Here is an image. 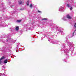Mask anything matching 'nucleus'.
<instances>
[{"label": "nucleus", "instance_id": "nucleus-31", "mask_svg": "<svg viewBox=\"0 0 76 76\" xmlns=\"http://www.w3.org/2000/svg\"><path fill=\"white\" fill-rule=\"evenodd\" d=\"M16 12V11H15V12Z\"/></svg>", "mask_w": 76, "mask_h": 76}, {"label": "nucleus", "instance_id": "nucleus-38", "mask_svg": "<svg viewBox=\"0 0 76 76\" xmlns=\"http://www.w3.org/2000/svg\"><path fill=\"white\" fill-rule=\"evenodd\" d=\"M64 60H65L64 59Z\"/></svg>", "mask_w": 76, "mask_h": 76}, {"label": "nucleus", "instance_id": "nucleus-24", "mask_svg": "<svg viewBox=\"0 0 76 76\" xmlns=\"http://www.w3.org/2000/svg\"><path fill=\"white\" fill-rule=\"evenodd\" d=\"M9 49H7V51H9Z\"/></svg>", "mask_w": 76, "mask_h": 76}, {"label": "nucleus", "instance_id": "nucleus-32", "mask_svg": "<svg viewBox=\"0 0 76 76\" xmlns=\"http://www.w3.org/2000/svg\"><path fill=\"white\" fill-rule=\"evenodd\" d=\"M0 41H1V39H0Z\"/></svg>", "mask_w": 76, "mask_h": 76}, {"label": "nucleus", "instance_id": "nucleus-29", "mask_svg": "<svg viewBox=\"0 0 76 76\" xmlns=\"http://www.w3.org/2000/svg\"><path fill=\"white\" fill-rule=\"evenodd\" d=\"M1 74L0 73V76H1Z\"/></svg>", "mask_w": 76, "mask_h": 76}, {"label": "nucleus", "instance_id": "nucleus-20", "mask_svg": "<svg viewBox=\"0 0 76 76\" xmlns=\"http://www.w3.org/2000/svg\"><path fill=\"white\" fill-rule=\"evenodd\" d=\"M26 4L27 6H28L29 5V1H28L27 2Z\"/></svg>", "mask_w": 76, "mask_h": 76}, {"label": "nucleus", "instance_id": "nucleus-25", "mask_svg": "<svg viewBox=\"0 0 76 76\" xmlns=\"http://www.w3.org/2000/svg\"><path fill=\"white\" fill-rule=\"evenodd\" d=\"M13 5H11L10 6V7H13Z\"/></svg>", "mask_w": 76, "mask_h": 76}, {"label": "nucleus", "instance_id": "nucleus-8", "mask_svg": "<svg viewBox=\"0 0 76 76\" xmlns=\"http://www.w3.org/2000/svg\"><path fill=\"white\" fill-rule=\"evenodd\" d=\"M59 10L60 11H61V12H64V9H63V7H61L59 8Z\"/></svg>", "mask_w": 76, "mask_h": 76}, {"label": "nucleus", "instance_id": "nucleus-26", "mask_svg": "<svg viewBox=\"0 0 76 76\" xmlns=\"http://www.w3.org/2000/svg\"><path fill=\"white\" fill-rule=\"evenodd\" d=\"M41 39H42V40L43 39V37H42V38H41Z\"/></svg>", "mask_w": 76, "mask_h": 76}, {"label": "nucleus", "instance_id": "nucleus-15", "mask_svg": "<svg viewBox=\"0 0 76 76\" xmlns=\"http://www.w3.org/2000/svg\"><path fill=\"white\" fill-rule=\"evenodd\" d=\"M15 29L16 31H18L19 30V27H16Z\"/></svg>", "mask_w": 76, "mask_h": 76}, {"label": "nucleus", "instance_id": "nucleus-35", "mask_svg": "<svg viewBox=\"0 0 76 76\" xmlns=\"http://www.w3.org/2000/svg\"><path fill=\"white\" fill-rule=\"evenodd\" d=\"M3 41V42H4V41Z\"/></svg>", "mask_w": 76, "mask_h": 76}, {"label": "nucleus", "instance_id": "nucleus-22", "mask_svg": "<svg viewBox=\"0 0 76 76\" xmlns=\"http://www.w3.org/2000/svg\"><path fill=\"white\" fill-rule=\"evenodd\" d=\"M38 12H39V13H42V12H41V11H40L39 10L38 11Z\"/></svg>", "mask_w": 76, "mask_h": 76}, {"label": "nucleus", "instance_id": "nucleus-1", "mask_svg": "<svg viewBox=\"0 0 76 76\" xmlns=\"http://www.w3.org/2000/svg\"><path fill=\"white\" fill-rule=\"evenodd\" d=\"M50 26H53V28L52 27L51 29V31H54H54H57V32L58 33H59V34H63V31H61V29H59V28L57 27L56 25L54 24H50Z\"/></svg>", "mask_w": 76, "mask_h": 76}, {"label": "nucleus", "instance_id": "nucleus-11", "mask_svg": "<svg viewBox=\"0 0 76 76\" xmlns=\"http://www.w3.org/2000/svg\"><path fill=\"white\" fill-rule=\"evenodd\" d=\"M62 19L64 21H66V20H67L66 19V18L65 17H64L62 18Z\"/></svg>", "mask_w": 76, "mask_h": 76}, {"label": "nucleus", "instance_id": "nucleus-6", "mask_svg": "<svg viewBox=\"0 0 76 76\" xmlns=\"http://www.w3.org/2000/svg\"><path fill=\"white\" fill-rule=\"evenodd\" d=\"M4 58H5V57L4 56H3L1 58H0V64L1 63V60H3V59H4Z\"/></svg>", "mask_w": 76, "mask_h": 76}, {"label": "nucleus", "instance_id": "nucleus-12", "mask_svg": "<svg viewBox=\"0 0 76 76\" xmlns=\"http://www.w3.org/2000/svg\"><path fill=\"white\" fill-rule=\"evenodd\" d=\"M18 2L19 4H22V2L21 0L19 1Z\"/></svg>", "mask_w": 76, "mask_h": 76}, {"label": "nucleus", "instance_id": "nucleus-16", "mask_svg": "<svg viewBox=\"0 0 76 76\" xmlns=\"http://www.w3.org/2000/svg\"><path fill=\"white\" fill-rule=\"evenodd\" d=\"M1 51H4V48H1Z\"/></svg>", "mask_w": 76, "mask_h": 76}, {"label": "nucleus", "instance_id": "nucleus-21", "mask_svg": "<svg viewBox=\"0 0 76 76\" xmlns=\"http://www.w3.org/2000/svg\"><path fill=\"white\" fill-rule=\"evenodd\" d=\"M69 8H70V10H72V9H73V7L72 6L70 7Z\"/></svg>", "mask_w": 76, "mask_h": 76}, {"label": "nucleus", "instance_id": "nucleus-28", "mask_svg": "<svg viewBox=\"0 0 76 76\" xmlns=\"http://www.w3.org/2000/svg\"><path fill=\"white\" fill-rule=\"evenodd\" d=\"M7 41H8V40H7V41H6V42H7Z\"/></svg>", "mask_w": 76, "mask_h": 76}, {"label": "nucleus", "instance_id": "nucleus-18", "mask_svg": "<svg viewBox=\"0 0 76 76\" xmlns=\"http://www.w3.org/2000/svg\"><path fill=\"white\" fill-rule=\"evenodd\" d=\"M30 7L31 8H32V4H31L30 6Z\"/></svg>", "mask_w": 76, "mask_h": 76}, {"label": "nucleus", "instance_id": "nucleus-19", "mask_svg": "<svg viewBox=\"0 0 76 76\" xmlns=\"http://www.w3.org/2000/svg\"><path fill=\"white\" fill-rule=\"evenodd\" d=\"M21 20H17V22L19 23V22H21Z\"/></svg>", "mask_w": 76, "mask_h": 76}, {"label": "nucleus", "instance_id": "nucleus-23", "mask_svg": "<svg viewBox=\"0 0 76 76\" xmlns=\"http://www.w3.org/2000/svg\"><path fill=\"white\" fill-rule=\"evenodd\" d=\"M74 26L75 27V28H76V23H75L74 25Z\"/></svg>", "mask_w": 76, "mask_h": 76}, {"label": "nucleus", "instance_id": "nucleus-37", "mask_svg": "<svg viewBox=\"0 0 76 76\" xmlns=\"http://www.w3.org/2000/svg\"><path fill=\"white\" fill-rule=\"evenodd\" d=\"M56 37H57V36H56Z\"/></svg>", "mask_w": 76, "mask_h": 76}, {"label": "nucleus", "instance_id": "nucleus-3", "mask_svg": "<svg viewBox=\"0 0 76 76\" xmlns=\"http://www.w3.org/2000/svg\"><path fill=\"white\" fill-rule=\"evenodd\" d=\"M65 42H67L68 43V45L69 47H70V48H69V50H70L71 51V53L72 54L73 53V46H72V45L73 44V42H69V41H68V40L67 39L65 41Z\"/></svg>", "mask_w": 76, "mask_h": 76}, {"label": "nucleus", "instance_id": "nucleus-14", "mask_svg": "<svg viewBox=\"0 0 76 76\" xmlns=\"http://www.w3.org/2000/svg\"><path fill=\"white\" fill-rule=\"evenodd\" d=\"M4 19H5V20H6V19H7V16H4Z\"/></svg>", "mask_w": 76, "mask_h": 76}, {"label": "nucleus", "instance_id": "nucleus-7", "mask_svg": "<svg viewBox=\"0 0 76 76\" xmlns=\"http://www.w3.org/2000/svg\"><path fill=\"white\" fill-rule=\"evenodd\" d=\"M76 31V30H75L72 33H71V34L70 35V37H73L74 36V34H75V31Z\"/></svg>", "mask_w": 76, "mask_h": 76}, {"label": "nucleus", "instance_id": "nucleus-13", "mask_svg": "<svg viewBox=\"0 0 76 76\" xmlns=\"http://www.w3.org/2000/svg\"><path fill=\"white\" fill-rule=\"evenodd\" d=\"M42 20H47V18H43L42 19Z\"/></svg>", "mask_w": 76, "mask_h": 76}, {"label": "nucleus", "instance_id": "nucleus-4", "mask_svg": "<svg viewBox=\"0 0 76 76\" xmlns=\"http://www.w3.org/2000/svg\"><path fill=\"white\" fill-rule=\"evenodd\" d=\"M49 42H51L52 44H57V42H58V41H54L52 40H49Z\"/></svg>", "mask_w": 76, "mask_h": 76}, {"label": "nucleus", "instance_id": "nucleus-2", "mask_svg": "<svg viewBox=\"0 0 76 76\" xmlns=\"http://www.w3.org/2000/svg\"><path fill=\"white\" fill-rule=\"evenodd\" d=\"M62 50L64 51V53L65 54H66V56H66V57H69V55H68V53L69 52V50L66 48V45H63V47L62 49Z\"/></svg>", "mask_w": 76, "mask_h": 76}, {"label": "nucleus", "instance_id": "nucleus-34", "mask_svg": "<svg viewBox=\"0 0 76 76\" xmlns=\"http://www.w3.org/2000/svg\"><path fill=\"white\" fill-rule=\"evenodd\" d=\"M54 32H55V31H54Z\"/></svg>", "mask_w": 76, "mask_h": 76}, {"label": "nucleus", "instance_id": "nucleus-9", "mask_svg": "<svg viewBox=\"0 0 76 76\" xmlns=\"http://www.w3.org/2000/svg\"><path fill=\"white\" fill-rule=\"evenodd\" d=\"M66 17L67 18H68V19H70L72 18L70 17V16L69 15H67Z\"/></svg>", "mask_w": 76, "mask_h": 76}, {"label": "nucleus", "instance_id": "nucleus-10", "mask_svg": "<svg viewBox=\"0 0 76 76\" xmlns=\"http://www.w3.org/2000/svg\"><path fill=\"white\" fill-rule=\"evenodd\" d=\"M8 61V60L7 59H6L4 61V63H7Z\"/></svg>", "mask_w": 76, "mask_h": 76}, {"label": "nucleus", "instance_id": "nucleus-30", "mask_svg": "<svg viewBox=\"0 0 76 76\" xmlns=\"http://www.w3.org/2000/svg\"><path fill=\"white\" fill-rule=\"evenodd\" d=\"M8 39H9V38H8Z\"/></svg>", "mask_w": 76, "mask_h": 76}, {"label": "nucleus", "instance_id": "nucleus-17", "mask_svg": "<svg viewBox=\"0 0 76 76\" xmlns=\"http://www.w3.org/2000/svg\"><path fill=\"white\" fill-rule=\"evenodd\" d=\"M2 70H5V67L3 66L2 67Z\"/></svg>", "mask_w": 76, "mask_h": 76}, {"label": "nucleus", "instance_id": "nucleus-5", "mask_svg": "<svg viewBox=\"0 0 76 76\" xmlns=\"http://www.w3.org/2000/svg\"><path fill=\"white\" fill-rule=\"evenodd\" d=\"M72 6V4H67L66 5V6H67V7H69V8H70V7H71Z\"/></svg>", "mask_w": 76, "mask_h": 76}, {"label": "nucleus", "instance_id": "nucleus-27", "mask_svg": "<svg viewBox=\"0 0 76 76\" xmlns=\"http://www.w3.org/2000/svg\"><path fill=\"white\" fill-rule=\"evenodd\" d=\"M20 10H23V9H20Z\"/></svg>", "mask_w": 76, "mask_h": 76}, {"label": "nucleus", "instance_id": "nucleus-33", "mask_svg": "<svg viewBox=\"0 0 76 76\" xmlns=\"http://www.w3.org/2000/svg\"><path fill=\"white\" fill-rule=\"evenodd\" d=\"M10 3V4L11 3H10H10Z\"/></svg>", "mask_w": 76, "mask_h": 76}, {"label": "nucleus", "instance_id": "nucleus-36", "mask_svg": "<svg viewBox=\"0 0 76 76\" xmlns=\"http://www.w3.org/2000/svg\"><path fill=\"white\" fill-rule=\"evenodd\" d=\"M73 6H75V5H73Z\"/></svg>", "mask_w": 76, "mask_h": 76}]
</instances>
